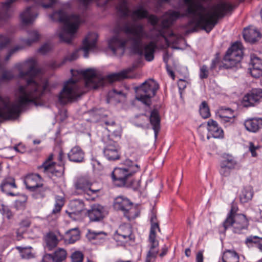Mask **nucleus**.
<instances>
[{
    "label": "nucleus",
    "instance_id": "1",
    "mask_svg": "<svg viewBox=\"0 0 262 262\" xmlns=\"http://www.w3.org/2000/svg\"><path fill=\"white\" fill-rule=\"evenodd\" d=\"M36 61L33 59L27 60L24 64L28 69L26 72L19 71L18 77L24 79L28 77L26 84L19 85L16 91V100L13 103L4 100L0 96V121L2 119L16 118L22 108L30 104L42 106V99L46 93L50 91L49 83L47 79L37 82L34 78L41 73V70L36 68Z\"/></svg>",
    "mask_w": 262,
    "mask_h": 262
},
{
    "label": "nucleus",
    "instance_id": "2",
    "mask_svg": "<svg viewBox=\"0 0 262 262\" xmlns=\"http://www.w3.org/2000/svg\"><path fill=\"white\" fill-rule=\"evenodd\" d=\"M204 3H209L212 0H200ZM187 6L185 13L181 14L172 10L167 11L163 15L161 24L163 28H169L180 17L192 15L186 24L188 32H194L199 28L210 32L217 24L220 19L232 12L234 6L231 3L221 1L211 6L208 10L201 2L196 0H183Z\"/></svg>",
    "mask_w": 262,
    "mask_h": 262
},
{
    "label": "nucleus",
    "instance_id": "3",
    "mask_svg": "<svg viewBox=\"0 0 262 262\" xmlns=\"http://www.w3.org/2000/svg\"><path fill=\"white\" fill-rule=\"evenodd\" d=\"M116 34L108 41V47L114 54H117L118 50L123 53L125 47L128 41L132 43L134 52L139 55H144L148 61H152L154 58V53L156 45L154 41L143 45L142 39L148 36L142 24H125L121 26L117 25L114 29Z\"/></svg>",
    "mask_w": 262,
    "mask_h": 262
},
{
    "label": "nucleus",
    "instance_id": "4",
    "mask_svg": "<svg viewBox=\"0 0 262 262\" xmlns=\"http://www.w3.org/2000/svg\"><path fill=\"white\" fill-rule=\"evenodd\" d=\"M80 74L84 78L82 83L71 78L64 83L62 90L58 95V101L66 104L79 98L88 90L96 89L104 84V78L96 74L92 69L81 71Z\"/></svg>",
    "mask_w": 262,
    "mask_h": 262
},
{
    "label": "nucleus",
    "instance_id": "5",
    "mask_svg": "<svg viewBox=\"0 0 262 262\" xmlns=\"http://www.w3.org/2000/svg\"><path fill=\"white\" fill-rule=\"evenodd\" d=\"M50 18L63 24L61 31L58 34L61 41L71 43L73 39L80 24L83 22L82 17L76 14H69L63 10L54 11L50 15Z\"/></svg>",
    "mask_w": 262,
    "mask_h": 262
},
{
    "label": "nucleus",
    "instance_id": "6",
    "mask_svg": "<svg viewBox=\"0 0 262 262\" xmlns=\"http://www.w3.org/2000/svg\"><path fill=\"white\" fill-rule=\"evenodd\" d=\"M124 165L123 167L115 168L112 172L113 181L117 182L119 187L130 186L133 175L140 169L137 164L128 159L124 161Z\"/></svg>",
    "mask_w": 262,
    "mask_h": 262
},
{
    "label": "nucleus",
    "instance_id": "7",
    "mask_svg": "<svg viewBox=\"0 0 262 262\" xmlns=\"http://www.w3.org/2000/svg\"><path fill=\"white\" fill-rule=\"evenodd\" d=\"M24 182L27 189L34 193L33 195L35 198H42L45 196L47 187L43 186L42 178L38 174H27Z\"/></svg>",
    "mask_w": 262,
    "mask_h": 262
},
{
    "label": "nucleus",
    "instance_id": "8",
    "mask_svg": "<svg viewBox=\"0 0 262 262\" xmlns=\"http://www.w3.org/2000/svg\"><path fill=\"white\" fill-rule=\"evenodd\" d=\"M136 89V99L146 105L149 106L151 104L150 98L156 95L159 84L154 80H149L145 81Z\"/></svg>",
    "mask_w": 262,
    "mask_h": 262
},
{
    "label": "nucleus",
    "instance_id": "9",
    "mask_svg": "<svg viewBox=\"0 0 262 262\" xmlns=\"http://www.w3.org/2000/svg\"><path fill=\"white\" fill-rule=\"evenodd\" d=\"M242 56V45L240 42H235L228 49L224 57L223 67L225 69L237 67Z\"/></svg>",
    "mask_w": 262,
    "mask_h": 262
},
{
    "label": "nucleus",
    "instance_id": "10",
    "mask_svg": "<svg viewBox=\"0 0 262 262\" xmlns=\"http://www.w3.org/2000/svg\"><path fill=\"white\" fill-rule=\"evenodd\" d=\"M237 164V162L232 155L224 154L220 162V174L225 177H229L231 171L235 168Z\"/></svg>",
    "mask_w": 262,
    "mask_h": 262
},
{
    "label": "nucleus",
    "instance_id": "11",
    "mask_svg": "<svg viewBox=\"0 0 262 262\" xmlns=\"http://www.w3.org/2000/svg\"><path fill=\"white\" fill-rule=\"evenodd\" d=\"M114 238L123 243H127L135 241V236L133 234L132 228L128 225H122L114 234Z\"/></svg>",
    "mask_w": 262,
    "mask_h": 262
},
{
    "label": "nucleus",
    "instance_id": "12",
    "mask_svg": "<svg viewBox=\"0 0 262 262\" xmlns=\"http://www.w3.org/2000/svg\"><path fill=\"white\" fill-rule=\"evenodd\" d=\"M128 16H130L134 20L147 18L148 21L153 26L157 25L159 21L157 16L155 15H148V11L142 7L133 11L129 10V14Z\"/></svg>",
    "mask_w": 262,
    "mask_h": 262
},
{
    "label": "nucleus",
    "instance_id": "13",
    "mask_svg": "<svg viewBox=\"0 0 262 262\" xmlns=\"http://www.w3.org/2000/svg\"><path fill=\"white\" fill-rule=\"evenodd\" d=\"M92 183L88 177L80 178L75 184L77 190H80L81 192L90 196L92 194L99 192L100 189H93L92 188Z\"/></svg>",
    "mask_w": 262,
    "mask_h": 262
},
{
    "label": "nucleus",
    "instance_id": "14",
    "mask_svg": "<svg viewBox=\"0 0 262 262\" xmlns=\"http://www.w3.org/2000/svg\"><path fill=\"white\" fill-rule=\"evenodd\" d=\"M262 98V90L253 89L243 98V104L245 107L252 106Z\"/></svg>",
    "mask_w": 262,
    "mask_h": 262
},
{
    "label": "nucleus",
    "instance_id": "15",
    "mask_svg": "<svg viewBox=\"0 0 262 262\" xmlns=\"http://www.w3.org/2000/svg\"><path fill=\"white\" fill-rule=\"evenodd\" d=\"M104 142L106 144L103 149V154L105 157L108 160L119 159L120 156L117 143L111 140H108L107 142Z\"/></svg>",
    "mask_w": 262,
    "mask_h": 262
},
{
    "label": "nucleus",
    "instance_id": "16",
    "mask_svg": "<svg viewBox=\"0 0 262 262\" xmlns=\"http://www.w3.org/2000/svg\"><path fill=\"white\" fill-rule=\"evenodd\" d=\"M103 206L99 204H94L88 211V216L91 221H100L107 214Z\"/></svg>",
    "mask_w": 262,
    "mask_h": 262
},
{
    "label": "nucleus",
    "instance_id": "17",
    "mask_svg": "<svg viewBox=\"0 0 262 262\" xmlns=\"http://www.w3.org/2000/svg\"><path fill=\"white\" fill-rule=\"evenodd\" d=\"M232 221L231 227H233L234 233H240L243 229L248 228V221L244 214H236L234 218L232 219Z\"/></svg>",
    "mask_w": 262,
    "mask_h": 262
},
{
    "label": "nucleus",
    "instance_id": "18",
    "mask_svg": "<svg viewBox=\"0 0 262 262\" xmlns=\"http://www.w3.org/2000/svg\"><path fill=\"white\" fill-rule=\"evenodd\" d=\"M38 13L35 6L27 7L26 10L20 14L21 21L24 25L32 24L37 17Z\"/></svg>",
    "mask_w": 262,
    "mask_h": 262
},
{
    "label": "nucleus",
    "instance_id": "19",
    "mask_svg": "<svg viewBox=\"0 0 262 262\" xmlns=\"http://www.w3.org/2000/svg\"><path fill=\"white\" fill-rule=\"evenodd\" d=\"M97 40V35L95 33H90L85 38L83 41V46L81 48L84 51V57L88 58L89 51L94 49L96 47Z\"/></svg>",
    "mask_w": 262,
    "mask_h": 262
},
{
    "label": "nucleus",
    "instance_id": "20",
    "mask_svg": "<svg viewBox=\"0 0 262 262\" xmlns=\"http://www.w3.org/2000/svg\"><path fill=\"white\" fill-rule=\"evenodd\" d=\"M0 188L7 194L14 196L15 194L12 191L13 189L17 188L14 178L10 176L5 178L2 181Z\"/></svg>",
    "mask_w": 262,
    "mask_h": 262
},
{
    "label": "nucleus",
    "instance_id": "21",
    "mask_svg": "<svg viewBox=\"0 0 262 262\" xmlns=\"http://www.w3.org/2000/svg\"><path fill=\"white\" fill-rule=\"evenodd\" d=\"M244 126L248 132L256 133L262 128V118H248L244 122Z\"/></svg>",
    "mask_w": 262,
    "mask_h": 262
},
{
    "label": "nucleus",
    "instance_id": "22",
    "mask_svg": "<svg viewBox=\"0 0 262 262\" xmlns=\"http://www.w3.org/2000/svg\"><path fill=\"white\" fill-rule=\"evenodd\" d=\"M16 0H7L3 4V10L0 12V27L6 23L12 16V12L10 9L11 5Z\"/></svg>",
    "mask_w": 262,
    "mask_h": 262
},
{
    "label": "nucleus",
    "instance_id": "23",
    "mask_svg": "<svg viewBox=\"0 0 262 262\" xmlns=\"http://www.w3.org/2000/svg\"><path fill=\"white\" fill-rule=\"evenodd\" d=\"M156 237L155 235H149L150 249L147 254L145 262H152V259L156 258L158 253L159 242L156 239Z\"/></svg>",
    "mask_w": 262,
    "mask_h": 262
},
{
    "label": "nucleus",
    "instance_id": "24",
    "mask_svg": "<svg viewBox=\"0 0 262 262\" xmlns=\"http://www.w3.org/2000/svg\"><path fill=\"white\" fill-rule=\"evenodd\" d=\"M207 129L212 137L214 138H223L224 131L223 129L219 126L216 121L209 119L207 122Z\"/></svg>",
    "mask_w": 262,
    "mask_h": 262
},
{
    "label": "nucleus",
    "instance_id": "25",
    "mask_svg": "<svg viewBox=\"0 0 262 262\" xmlns=\"http://www.w3.org/2000/svg\"><path fill=\"white\" fill-rule=\"evenodd\" d=\"M218 116L221 119V122L225 126L234 123L235 117L234 112L229 108L221 110Z\"/></svg>",
    "mask_w": 262,
    "mask_h": 262
},
{
    "label": "nucleus",
    "instance_id": "26",
    "mask_svg": "<svg viewBox=\"0 0 262 262\" xmlns=\"http://www.w3.org/2000/svg\"><path fill=\"white\" fill-rule=\"evenodd\" d=\"M160 117L157 110L154 109L151 111L149 116V121L154 130L155 137L156 139L160 129Z\"/></svg>",
    "mask_w": 262,
    "mask_h": 262
},
{
    "label": "nucleus",
    "instance_id": "27",
    "mask_svg": "<svg viewBox=\"0 0 262 262\" xmlns=\"http://www.w3.org/2000/svg\"><path fill=\"white\" fill-rule=\"evenodd\" d=\"M114 206L116 209L124 212L130 209L133 203L126 198L119 196L115 200Z\"/></svg>",
    "mask_w": 262,
    "mask_h": 262
},
{
    "label": "nucleus",
    "instance_id": "28",
    "mask_svg": "<svg viewBox=\"0 0 262 262\" xmlns=\"http://www.w3.org/2000/svg\"><path fill=\"white\" fill-rule=\"evenodd\" d=\"M243 37L246 41L254 43L260 38V33L256 29H245Z\"/></svg>",
    "mask_w": 262,
    "mask_h": 262
},
{
    "label": "nucleus",
    "instance_id": "29",
    "mask_svg": "<svg viewBox=\"0 0 262 262\" xmlns=\"http://www.w3.org/2000/svg\"><path fill=\"white\" fill-rule=\"evenodd\" d=\"M252 67L250 69L251 75L255 77L258 78L262 76V60L257 57L251 59Z\"/></svg>",
    "mask_w": 262,
    "mask_h": 262
},
{
    "label": "nucleus",
    "instance_id": "30",
    "mask_svg": "<svg viewBox=\"0 0 262 262\" xmlns=\"http://www.w3.org/2000/svg\"><path fill=\"white\" fill-rule=\"evenodd\" d=\"M68 156L71 161L81 162L84 159V152L79 146H75L68 153Z\"/></svg>",
    "mask_w": 262,
    "mask_h": 262
},
{
    "label": "nucleus",
    "instance_id": "31",
    "mask_svg": "<svg viewBox=\"0 0 262 262\" xmlns=\"http://www.w3.org/2000/svg\"><path fill=\"white\" fill-rule=\"evenodd\" d=\"M70 207L71 211L69 212L67 211V212L71 217H72V215L79 214L80 213L84 210V203L81 201L75 200L71 202Z\"/></svg>",
    "mask_w": 262,
    "mask_h": 262
},
{
    "label": "nucleus",
    "instance_id": "32",
    "mask_svg": "<svg viewBox=\"0 0 262 262\" xmlns=\"http://www.w3.org/2000/svg\"><path fill=\"white\" fill-rule=\"evenodd\" d=\"M238 210L237 207L234 204H232L230 212L228 213L226 219L223 223L222 227L224 228V231H225L228 228L231 227V224L232 223V219L234 218L236 214V212Z\"/></svg>",
    "mask_w": 262,
    "mask_h": 262
},
{
    "label": "nucleus",
    "instance_id": "33",
    "mask_svg": "<svg viewBox=\"0 0 262 262\" xmlns=\"http://www.w3.org/2000/svg\"><path fill=\"white\" fill-rule=\"evenodd\" d=\"M253 196L252 187L250 186L245 187L240 194V201L242 203H245L251 200Z\"/></svg>",
    "mask_w": 262,
    "mask_h": 262
},
{
    "label": "nucleus",
    "instance_id": "34",
    "mask_svg": "<svg viewBox=\"0 0 262 262\" xmlns=\"http://www.w3.org/2000/svg\"><path fill=\"white\" fill-rule=\"evenodd\" d=\"M245 243L248 247L255 246L262 252V238L257 236H250L246 238Z\"/></svg>",
    "mask_w": 262,
    "mask_h": 262
},
{
    "label": "nucleus",
    "instance_id": "35",
    "mask_svg": "<svg viewBox=\"0 0 262 262\" xmlns=\"http://www.w3.org/2000/svg\"><path fill=\"white\" fill-rule=\"evenodd\" d=\"M222 262H239L238 255L234 251L226 250L223 254Z\"/></svg>",
    "mask_w": 262,
    "mask_h": 262
},
{
    "label": "nucleus",
    "instance_id": "36",
    "mask_svg": "<svg viewBox=\"0 0 262 262\" xmlns=\"http://www.w3.org/2000/svg\"><path fill=\"white\" fill-rule=\"evenodd\" d=\"M130 72L129 69L123 70L120 72L113 73L108 75L107 77L108 80L113 82L117 80H121L128 77L127 74Z\"/></svg>",
    "mask_w": 262,
    "mask_h": 262
},
{
    "label": "nucleus",
    "instance_id": "37",
    "mask_svg": "<svg viewBox=\"0 0 262 262\" xmlns=\"http://www.w3.org/2000/svg\"><path fill=\"white\" fill-rule=\"evenodd\" d=\"M47 171H43L46 173H51L52 176H55L57 177H61L64 171V167L63 164H56L54 166H52V168Z\"/></svg>",
    "mask_w": 262,
    "mask_h": 262
},
{
    "label": "nucleus",
    "instance_id": "38",
    "mask_svg": "<svg viewBox=\"0 0 262 262\" xmlns=\"http://www.w3.org/2000/svg\"><path fill=\"white\" fill-rule=\"evenodd\" d=\"M66 241L69 244H73L80 238L79 231L77 228H74L66 232Z\"/></svg>",
    "mask_w": 262,
    "mask_h": 262
},
{
    "label": "nucleus",
    "instance_id": "39",
    "mask_svg": "<svg viewBox=\"0 0 262 262\" xmlns=\"http://www.w3.org/2000/svg\"><path fill=\"white\" fill-rule=\"evenodd\" d=\"M66 257L67 252L62 248H58L52 254V259L53 262H62Z\"/></svg>",
    "mask_w": 262,
    "mask_h": 262
},
{
    "label": "nucleus",
    "instance_id": "40",
    "mask_svg": "<svg viewBox=\"0 0 262 262\" xmlns=\"http://www.w3.org/2000/svg\"><path fill=\"white\" fill-rule=\"evenodd\" d=\"M29 38L24 40V42L28 46H30L32 43L38 40L40 35L38 32L35 30L28 31Z\"/></svg>",
    "mask_w": 262,
    "mask_h": 262
},
{
    "label": "nucleus",
    "instance_id": "41",
    "mask_svg": "<svg viewBox=\"0 0 262 262\" xmlns=\"http://www.w3.org/2000/svg\"><path fill=\"white\" fill-rule=\"evenodd\" d=\"M78 50H75L72 53L67 55L65 57L64 61L62 63H60V64H57L56 63V62H53L51 63L50 67L53 69H55V68L59 67L61 64H62L63 63V62H64L66 61H72L74 60H76L78 57Z\"/></svg>",
    "mask_w": 262,
    "mask_h": 262
},
{
    "label": "nucleus",
    "instance_id": "42",
    "mask_svg": "<svg viewBox=\"0 0 262 262\" xmlns=\"http://www.w3.org/2000/svg\"><path fill=\"white\" fill-rule=\"evenodd\" d=\"M64 204V198L61 196L57 195L55 197V204L52 212L53 213H58L60 211Z\"/></svg>",
    "mask_w": 262,
    "mask_h": 262
},
{
    "label": "nucleus",
    "instance_id": "43",
    "mask_svg": "<svg viewBox=\"0 0 262 262\" xmlns=\"http://www.w3.org/2000/svg\"><path fill=\"white\" fill-rule=\"evenodd\" d=\"M89 235L92 239H103L107 236V233L103 231H97L93 230H89Z\"/></svg>",
    "mask_w": 262,
    "mask_h": 262
},
{
    "label": "nucleus",
    "instance_id": "44",
    "mask_svg": "<svg viewBox=\"0 0 262 262\" xmlns=\"http://www.w3.org/2000/svg\"><path fill=\"white\" fill-rule=\"evenodd\" d=\"M200 113L203 118H207L210 116V110L206 101L202 102L200 105Z\"/></svg>",
    "mask_w": 262,
    "mask_h": 262
},
{
    "label": "nucleus",
    "instance_id": "45",
    "mask_svg": "<svg viewBox=\"0 0 262 262\" xmlns=\"http://www.w3.org/2000/svg\"><path fill=\"white\" fill-rule=\"evenodd\" d=\"M20 227L17 231V236L18 240H20L21 237V234L24 232V230L23 228H26L30 226V222L28 219H25L23 220L20 223Z\"/></svg>",
    "mask_w": 262,
    "mask_h": 262
},
{
    "label": "nucleus",
    "instance_id": "46",
    "mask_svg": "<svg viewBox=\"0 0 262 262\" xmlns=\"http://www.w3.org/2000/svg\"><path fill=\"white\" fill-rule=\"evenodd\" d=\"M58 242V239L55 235H50L46 241L47 246L50 250H51L57 245Z\"/></svg>",
    "mask_w": 262,
    "mask_h": 262
},
{
    "label": "nucleus",
    "instance_id": "47",
    "mask_svg": "<svg viewBox=\"0 0 262 262\" xmlns=\"http://www.w3.org/2000/svg\"><path fill=\"white\" fill-rule=\"evenodd\" d=\"M124 214L128 221H131L138 216L139 212L135 208L132 206L130 209L124 212Z\"/></svg>",
    "mask_w": 262,
    "mask_h": 262
},
{
    "label": "nucleus",
    "instance_id": "48",
    "mask_svg": "<svg viewBox=\"0 0 262 262\" xmlns=\"http://www.w3.org/2000/svg\"><path fill=\"white\" fill-rule=\"evenodd\" d=\"M11 42V39L6 35H0V50L8 48Z\"/></svg>",
    "mask_w": 262,
    "mask_h": 262
},
{
    "label": "nucleus",
    "instance_id": "49",
    "mask_svg": "<svg viewBox=\"0 0 262 262\" xmlns=\"http://www.w3.org/2000/svg\"><path fill=\"white\" fill-rule=\"evenodd\" d=\"M53 155H51L49 156L48 159L42 163L41 168L43 169V171L51 169L52 166H54L55 164L52 161Z\"/></svg>",
    "mask_w": 262,
    "mask_h": 262
},
{
    "label": "nucleus",
    "instance_id": "50",
    "mask_svg": "<svg viewBox=\"0 0 262 262\" xmlns=\"http://www.w3.org/2000/svg\"><path fill=\"white\" fill-rule=\"evenodd\" d=\"M72 262H82L83 254L80 251H75L71 256Z\"/></svg>",
    "mask_w": 262,
    "mask_h": 262
},
{
    "label": "nucleus",
    "instance_id": "51",
    "mask_svg": "<svg viewBox=\"0 0 262 262\" xmlns=\"http://www.w3.org/2000/svg\"><path fill=\"white\" fill-rule=\"evenodd\" d=\"M209 69L206 65H203L200 67L199 76L201 79H206L209 75Z\"/></svg>",
    "mask_w": 262,
    "mask_h": 262
},
{
    "label": "nucleus",
    "instance_id": "52",
    "mask_svg": "<svg viewBox=\"0 0 262 262\" xmlns=\"http://www.w3.org/2000/svg\"><path fill=\"white\" fill-rule=\"evenodd\" d=\"M1 211L3 215L6 216L8 219H10L12 217L13 213L7 206L3 205L2 206Z\"/></svg>",
    "mask_w": 262,
    "mask_h": 262
},
{
    "label": "nucleus",
    "instance_id": "53",
    "mask_svg": "<svg viewBox=\"0 0 262 262\" xmlns=\"http://www.w3.org/2000/svg\"><path fill=\"white\" fill-rule=\"evenodd\" d=\"M14 78V75L11 71H5L3 73L2 79L5 80H10Z\"/></svg>",
    "mask_w": 262,
    "mask_h": 262
},
{
    "label": "nucleus",
    "instance_id": "54",
    "mask_svg": "<svg viewBox=\"0 0 262 262\" xmlns=\"http://www.w3.org/2000/svg\"><path fill=\"white\" fill-rule=\"evenodd\" d=\"M117 96L123 98L125 97V95L121 91H118L116 89H113L108 93V96L110 97H116Z\"/></svg>",
    "mask_w": 262,
    "mask_h": 262
},
{
    "label": "nucleus",
    "instance_id": "55",
    "mask_svg": "<svg viewBox=\"0 0 262 262\" xmlns=\"http://www.w3.org/2000/svg\"><path fill=\"white\" fill-rule=\"evenodd\" d=\"M52 46L51 44L46 43L43 45L38 50L39 52L44 54L50 51L52 49Z\"/></svg>",
    "mask_w": 262,
    "mask_h": 262
},
{
    "label": "nucleus",
    "instance_id": "56",
    "mask_svg": "<svg viewBox=\"0 0 262 262\" xmlns=\"http://www.w3.org/2000/svg\"><path fill=\"white\" fill-rule=\"evenodd\" d=\"M21 49H22L21 47H20L19 46H16V47H15L14 48L12 49L11 50H10L9 51L8 54L5 57V61H8L13 54H14L18 51L21 50Z\"/></svg>",
    "mask_w": 262,
    "mask_h": 262
},
{
    "label": "nucleus",
    "instance_id": "57",
    "mask_svg": "<svg viewBox=\"0 0 262 262\" xmlns=\"http://www.w3.org/2000/svg\"><path fill=\"white\" fill-rule=\"evenodd\" d=\"M156 229H158L159 232H160V229L159 226V224L158 223H154L151 224V227L150 229V233L149 235H155L156 236Z\"/></svg>",
    "mask_w": 262,
    "mask_h": 262
},
{
    "label": "nucleus",
    "instance_id": "58",
    "mask_svg": "<svg viewBox=\"0 0 262 262\" xmlns=\"http://www.w3.org/2000/svg\"><path fill=\"white\" fill-rule=\"evenodd\" d=\"M219 62H220V59L217 56H216L214 58H213L211 61V63L210 68H209L210 71H212L216 69V68L217 64L219 63Z\"/></svg>",
    "mask_w": 262,
    "mask_h": 262
},
{
    "label": "nucleus",
    "instance_id": "59",
    "mask_svg": "<svg viewBox=\"0 0 262 262\" xmlns=\"http://www.w3.org/2000/svg\"><path fill=\"white\" fill-rule=\"evenodd\" d=\"M258 148V146H255L252 142H250L249 150L251 153L253 157H256L257 155L256 150Z\"/></svg>",
    "mask_w": 262,
    "mask_h": 262
},
{
    "label": "nucleus",
    "instance_id": "60",
    "mask_svg": "<svg viewBox=\"0 0 262 262\" xmlns=\"http://www.w3.org/2000/svg\"><path fill=\"white\" fill-rule=\"evenodd\" d=\"M14 149L18 152L23 154L26 151L25 146L22 144H19L14 147Z\"/></svg>",
    "mask_w": 262,
    "mask_h": 262
},
{
    "label": "nucleus",
    "instance_id": "61",
    "mask_svg": "<svg viewBox=\"0 0 262 262\" xmlns=\"http://www.w3.org/2000/svg\"><path fill=\"white\" fill-rule=\"evenodd\" d=\"M178 85L180 90H183L186 88L187 83L185 80L180 79L178 82Z\"/></svg>",
    "mask_w": 262,
    "mask_h": 262
},
{
    "label": "nucleus",
    "instance_id": "62",
    "mask_svg": "<svg viewBox=\"0 0 262 262\" xmlns=\"http://www.w3.org/2000/svg\"><path fill=\"white\" fill-rule=\"evenodd\" d=\"M41 262H53L52 259V254L45 255L42 257Z\"/></svg>",
    "mask_w": 262,
    "mask_h": 262
},
{
    "label": "nucleus",
    "instance_id": "63",
    "mask_svg": "<svg viewBox=\"0 0 262 262\" xmlns=\"http://www.w3.org/2000/svg\"><path fill=\"white\" fill-rule=\"evenodd\" d=\"M49 2L48 4L42 3L41 6L44 8H49L53 7L55 3V0H49Z\"/></svg>",
    "mask_w": 262,
    "mask_h": 262
},
{
    "label": "nucleus",
    "instance_id": "64",
    "mask_svg": "<svg viewBox=\"0 0 262 262\" xmlns=\"http://www.w3.org/2000/svg\"><path fill=\"white\" fill-rule=\"evenodd\" d=\"M203 254L202 251L198 252L196 256V262H203Z\"/></svg>",
    "mask_w": 262,
    "mask_h": 262
}]
</instances>
